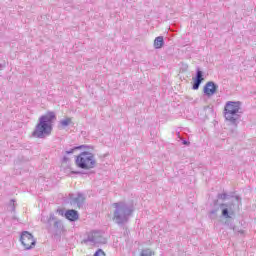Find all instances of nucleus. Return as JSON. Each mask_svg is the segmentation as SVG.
<instances>
[{"instance_id": "16", "label": "nucleus", "mask_w": 256, "mask_h": 256, "mask_svg": "<svg viewBox=\"0 0 256 256\" xmlns=\"http://www.w3.org/2000/svg\"><path fill=\"white\" fill-rule=\"evenodd\" d=\"M217 213H219V207L214 208V209H212V210L209 212V214H208L209 219H212V220L217 219Z\"/></svg>"}, {"instance_id": "3", "label": "nucleus", "mask_w": 256, "mask_h": 256, "mask_svg": "<svg viewBox=\"0 0 256 256\" xmlns=\"http://www.w3.org/2000/svg\"><path fill=\"white\" fill-rule=\"evenodd\" d=\"M241 102L240 101H228L224 107V117L226 121H229L230 125L237 127L241 120Z\"/></svg>"}, {"instance_id": "19", "label": "nucleus", "mask_w": 256, "mask_h": 256, "mask_svg": "<svg viewBox=\"0 0 256 256\" xmlns=\"http://www.w3.org/2000/svg\"><path fill=\"white\" fill-rule=\"evenodd\" d=\"M217 199H221L222 201H225V200L229 199V195L227 193H219L217 195Z\"/></svg>"}, {"instance_id": "26", "label": "nucleus", "mask_w": 256, "mask_h": 256, "mask_svg": "<svg viewBox=\"0 0 256 256\" xmlns=\"http://www.w3.org/2000/svg\"><path fill=\"white\" fill-rule=\"evenodd\" d=\"M0 69H3V65H0Z\"/></svg>"}, {"instance_id": "5", "label": "nucleus", "mask_w": 256, "mask_h": 256, "mask_svg": "<svg viewBox=\"0 0 256 256\" xmlns=\"http://www.w3.org/2000/svg\"><path fill=\"white\" fill-rule=\"evenodd\" d=\"M75 164L79 169H95L97 160H95V154L84 151L76 157Z\"/></svg>"}, {"instance_id": "13", "label": "nucleus", "mask_w": 256, "mask_h": 256, "mask_svg": "<svg viewBox=\"0 0 256 256\" xmlns=\"http://www.w3.org/2000/svg\"><path fill=\"white\" fill-rule=\"evenodd\" d=\"M163 45H165L163 36L156 37L154 40V49H162Z\"/></svg>"}, {"instance_id": "20", "label": "nucleus", "mask_w": 256, "mask_h": 256, "mask_svg": "<svg viewBox=\"0 0 256 256\" xmlns=\"http://www.w3.org/2000/svg\"><path fill=\"white\" fill-rule=\"evenodd\" d=\"M9 207H10V211H12L13 213H15L16 204H15V200H14V199H11V200H10Z\"/></svg>"}, {"instance_id": "22", "label": "nucleus", "mask_w": 256, "mask_h": 256, "mask_svg": "<svg viewBox=\"0 0 256 256\" xmlns=\"http://www.w3.org/2000/svg\"><path fill=\"white\" fill-rule=\"evenodd\" d=\"M56 213H58V215H61V217H65V210L64 209L58 208L56 210Z\"/></svg>"}, {"instance_id": "21", "label": "nucleus", "mask_w": 256, "mask_h": 256, "mask_svg": "<svg viewBox=\"0 0 256 256\" xmlns=\"http://www.w3.org/2000/svg\"><path fill=\"white\" fill-rule=\"evenodd\" d=\"M94 256H107L105 254V251H103V249H98L95 253Z\"/></svg>"}, {"instance_id": "24", "label": "nucleus", "mask_w": 256, "mask_h": 256, "mask_svg": "<svg viewBox=\"0 0 256 256\" xmlns=\"http://www.w3.org/2000/svg\"><path fill=\"white\" fill-rule=\"evenodd\" d=\"M81 171H71L72 175H81Z\"/></svg>"}, {"instance_id": "10", "label": "nucleus", "mask_w": 256, "mask_h": 256, "mask_svg": "<svg viewBox=\"0 0 256 256\" xmlns=\"http://www.w3.org/2000/svg\"><path fill=\"white\" fill-rule=\"evenodd\" d=\"M217 89H219V85H217L215 82L213 81H209L207 82L204 87H203V93L204 95H206L207 97H213V95H215V93H217Z\"/></svg>"}, {"instance_id": "9", "label": "nucleus", "mask_w": 256, "mask_h": 256, "mask_svg": "<svg viewBox=\"0 0 256 256\" xmlns=\"http://www.w3.org/2000/svg\"><path fill=\"white\" fill-rule=\"evenodd\" d=\"M69 199V203L70 205H72L73 207H75V205L78 207V209H81V207H83V205H85V194L78 192L77 196H75V194H69L68 196Z\"/></svg>"}, {"instance_id": "4", "label": "nucleus", "mask_w": 256, "mask_h": 256, "mask_svg": "<svg viewBox=\"0 0 256 256\" xmlns=\"http://www.w3.org/2000/svg\"><path fill=\"white\" fill-rule=\"evenodd\" d=\"M41 222L46 224V229L48 233L57 237L63 233L65 226H63V222L61 220H57L54 213H50L49 218L41 217Z\"/></svg>"}, {"instance_id": "23", "label": "nucleus", "mask_w": 256, "mask_h": 256, "mask_svg": "<svg viewBox=\"0 0 256 256\" xmlns=\"http://www.w3.org/2000/svg\"><path fill=\"white\" fill-rule=\"evenodd\" d=\"M69 161H71V159L67 156H64L61 160L62 163H69Z\"/></svg>"}, {"instance_id": "25", "label": "nucleus", "mask_w": 256, "mask_h": 256, "mask_svg": "<svg viewBox=\"0 0 256 256\" xmlns=\"http://www.w3.org/2000/svg\"><path fill=\"white\" fill-rule=\"evenodd\" d=\"M191 144V142H189V141H187V140H183L182 141V145H190Z\"/></svg>"}, {"instance_id": "7", "label": "nucleus", "mask_w": 256, "mask_h": 256, "mask_svg": "<svg viewBox=\"0 0 256 256\" xmlns=\"http://www.w3.org/2000/svg\"><path fill=\"white\" fill-rule=\"evenodd\" d=\"M20 241L26 251L33 249L37 245V240H35L33 234L29 231H23L21 233Z\"/></svg>"}, {"instance_id": "18", "label": "nucleus", "mask_w": 256, "mask_h": 256, "mask_svg": "<svg viewBox=\"0 0 256 256\" xmlns=\"http://www.w3.org/2000/svg\"><path fill=\"white\" fill-rule=\"evenodd\" d=\"M227 220L224 222V225H227L229 229H233L235 231V225H233V219L231 218H226Z\"/></svg>"}, {"instance_id": "15", "label": "nucleus", "mask_w": 256, "mask_h": 256, "mask_svg": "<svg viewBox=\"0 0 256 256\" xmlns=\"http://www.w3.org/2000/svg\"><path fill=\"white\" fill-rule=\"evenodd\" d=\"M62 129H65V127H69V125H71V123H73V121L71 120V118H66V119H63V120H60L59 121Z\"/></svg>"}, {"instance_id": "1", "label": "nucleus", "mask_w": 256, "mask_h": 256, "mask_svg": "<svg viewBox=\"0 0 256 256\" xmlns=\"http://www.w3.org/2000/svg\"><path fill=\"white\" fill-rule=\"evenodd\" d=\"M57 121V114L54 111H47L44 115L40 116L38 123L32 132V137L36 139H45L53 133V125Z\"/></svg>"}, {"instance_id": "11", "label": "nucleus", "mask_w": 256, "mask_h": 256, "mask_svg": "<svg viewBox=\"0 0 256 256\" xmlns=\"http://www.w3.org/2000/svg\"><path fill=\"white\" fill-rule=\"evenodd\" d=\"M204 79L205 78H203V71H201V69L197 68L196 75L193 78L192 89L194 91H197L199 89V87H201V83H203Z\"/></svg>"}, {"instance_id": "14", "label": "nucleus", "mask_w": 256, "mask_h": 256, "mask_svg": "<svg viewBox=\"0 0 256 256\" xmlns=\"http://www.w3.org/2000/svg\"><path fill=\"white\" fill-rule=\"evenodd\" d=\"M90 147L91 146H87V145L75 146L74 148L67 150L65 153H66V155H73L75 153V151H77L78 149H89Z\"/></svg>"}, {"instance_id": "17", "label": "nucleus", "mask_w": 256, "mask_h": 256, "mask_svg": "<svg viewBox=\"0 0 256 256\" xmlns=\"http://www.w3.org/2000/svg\"><path fill=\"white\" fill-rule=\"evenodd\" d=\"M139 256H155V252H153L151 249L149 248H146V249H143L141 252H140V255Z\"/></svg>"}, {"instance_id": "8", "label": "nucleus", "mask_w": 256, "mask_h": 256, "mask_svg": "<svg viewBox=\"0 0 256 256\" xmlns=\"http://www.w3.org/2000/svg\"><path fill=\"white\" fill-rule=\"evenodd\" d=\"M84 243H92L93 245L107 243V239L103 237L101 231H93L88 234L87 239H84Z\"/></svg>"}, {"instance_id": "12", "label": "nucleus", "mask_w": 256, "mask_h": 256, "mask_svg": "<svg viewBox=\"0 0 256 256\" xmlns=\"http://www.w3.org/2000/svg\"><path fill=\"white\" fill-rule=\"evenodd\" d=\"M65 218L68 219V221H77L79 219V212L75 209L66 210Z\"/></svg>"}, {"instance_id": "2", "label": "nucleus", "mask_w": 256, "mask_h": 256, "mask_svg": "<svg viewBox=\"0 0 256 256\" xmlns=\"http://www.w3.org/2000/svg\"><path fill=\"white\" fill-rule=\"evenodd\" d=\"M112 207H114L112 218L114 223L119 227H125L129 223V219L133 217L135 207L123 201L113 203Z\"/></svg>"}, {"instance_id": "6", "label": "nucleus", "mask_w": 256, "mask_h": 256, "mask_svg": "<svg viewBox=\"0 0 256 256\" xmlns=\"http://www.w3.org/2000/svg\"><path fill=\"white\" fill-rule=\"evenodd\" d=\"M236 203H222L220 204V209H222V217L224 219H231V217L235 216V212L239 211V207H241V198L239 196L234 197Z\"/></svg>"}]
</instances>
